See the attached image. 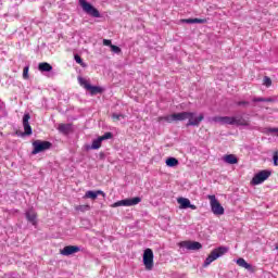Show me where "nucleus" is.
Returning <instances> with one entry per match:
<instances>
[{
	"label": "nucleus",
	"mask_w": 278,
	"mask_h": 278,
	"mask_svg": "<svg viewBox=\"0 0 278 278\" xmlns=\"http://www.w3.org/2000/svg\"><path fill=\"white\" fill-rule=\"evenodd\" d=\"M24 79H29V66H25L23 70Z\"/></svg>",
	"instance_id": "7c9ffc66"
},
{
	"label": "nucleus",
	"mask_w": 278,
	"mask_h": 278,
	"mask_svg": "<svg viewBox=\"0 0 278 278\" xmlns=\"http://www.w3.org/2000/svg\"><path fill=\"white\" fill-rule=\"evenodd\" d=\"M112 138V132H105L103 136L94 139L91 146H86V151H97L101 149L103 140H110Z\"/></svg>",
	"instance_id": "423d86ee"
},
{
	"label": "nucleus",
	"mask_w": 278,
	"mask_h": 278,
	"mask_svg": "<svg viewBox=\"0 0 278 278\" xmlns=\"http://www.w3.org/2000/svg\"><path fill=\"white\" fill-rule=\"evenodd\" d=\"M237 264L241 268H245V270H250V273H253V265L247 263V261L244 258H238Z\"/></svg>",
	"instance_id": "6ab92c4d"
},
{
	"label": "nucleus",
	"mask_w": 278,
	"mask_h": 278,
	"mask_svg": "<svg viewBox=\"0 0 278 278\" xmlns=\"http://www.w3.org/2000/svg\"><path fill=\"white\" fill-rule=\"evenodd\" d=\"M177 203L180 205V210H197V205L191 204L188 198H178Z\"/></svg>",
	"instance_id": "ddd939ff"
},
{
	"label": "nucleus",
	"mask_w": 278,
	"mask_h": 278,
	"mask_svg": "<svg viewBox=\"0 0 278 278\" xmlns=\"http://www.w3.org/2000/svg\"><path fill=\"white\" fill-rule=\"evenodd\" d=\"M99 194H101V197H105V192H103L102 190H98V191L89 190L85 193L84 199H92V201H94L97 197H99Z\"/></svg>",
	"instance_id": "dca6fc26"
},
{
	"label": "nucleus",
	"mask_w": 278,
	"mask_h": 278,
	"mask_svg": "<svg viewBox=\"0 0 278 278\" xmlns=\"http://www.w3.org/2000/svg\"><path fill=\"white\" fill-rule=\"evenodd\" d=\"M74 60L77 64H80V66L86 67V64L84 63V60H81V56H79V54H75Z\"/></svg>",
	"instance_id": "a878e982"
},
{
	"label": "nucleus",
	"mask_w": 278,
	"mask_h": 278,
	"mask_svg": "<svg viewBox=\"0 0 278 278\" xmlns=\"http://www.w3.org/2000/svg\"><path fill=\"white\" fill-rule=\"evenodd\" d=\"M31 116L29 113H25L23 116V127H24V136H31V125H29V119Z\"/></svg>",
	"instance_id": "f8f14e48"
},
{
	"label": "nucleus",
	"mask_w": 278,
	"mask_h": 278,
	"mask_svg": "<svg viewBox=\"0 0 278 278\" xmlns=\"http://www.w3.org/2000/svg\"><path fill=\"white\" fill-rule=\"evenodd\" d=\"M143 266L146 270H153V250L149 248L143 252Z\"/></svg>",
	"instance_id": "1a4fd4ad"
},
{
	"label": "nucleus",
	"mask_w": 278,
	"mask_h": 278,
	"mask_svg": "<svg viewBox=\"0 0 278 278\" xmlns=\"http://www.w3.org/2000/svg\"><path fill=\"white\" fill-rule=\"evenodd\" d=\"M273 160H274V166H278V151L274 153Z\"/></svg>",
	"instance_id": "72a5a7b5"
},
{
	"label": "nucleus",
	"mask_w": 278,
	"mask_h": 278,
	"mask_svg": "<svg viewBox=\"0 0 278 278\" xmlns=\"http://www.w3.org/2000/svg\"><path fill=\"white\" fill-rule=\"evenodd\" d=\"M33 155H38V153H42V151H49L51 149V142L49 141H42V140H36L33 142Z\"/></svg>",
	"instance_id": "0eeeda50"
},
{
	"label": "nucleus",
	"mask_w": 278,
	"mask_h": 278,
	"mask_svg": "<svg viewBox=\"0 0 278 278\" xmlns=\"http://www.w3.org/2000/svg\"><path fill=\"white\" fill-rule=\"evenodd\" d=\"M263 134H277L278 135V128H265L263 130Z\"/></svg>",
	"instance_id": "cd10ccee"
},
{
	"label": "nucleus",
	"mask_w": 278,
	"mask_h": 278,
	"mask_svg": "<svg viewBox=\"0 0 278 278\" xmlns=\"http://www.w3.org/2000/svg\"><path fill=\"white\" fill-rule=\"evenodd\" d=\"M233 125L237 127H249V119H245L241 115L235 116Z\"/></svg>",
	"instance_id": "f3484780"
},
{
	"label": "nucleus",
	"mask_w": 278,
	"mask_h": 278,
	"mask_svg": "<svg viewBox=\"0 0 278 278\" xmlns=\"http://www.w3.org/2000/svg\"><path fill=\"white\" fill-rule=\"evenodd\" d=\"M26 218L28 220V223H31V225L36 226L37 225V218L38 215L36 214V211L34 208H29L28 211H26Z\"/></svg>",
	"instance_id": "2eb2a0df"
},
{
	"label": "nucleus",
	"mask_w": 278,
	"mask_h": 278,
	"mask_svg": "<svg viewBox=\"0 0 278 278\" xmlns=\"http://www.w3.org/2000/svg\"><path fill=\"white\" fill-rule=\"evenodd\" d=\"M38 68L40 73H51V71H53V66L47 62L39 63Z\"/></svg>",
	"instance_id": "aec40b11"
},
{
	"label": "nucleus",
	"mask_w": 278,
	"mask_h": 278,
	"mask_svg": "<svg viewBox=\"0 0 278 278\" xmlns=\"http://www.w3.org/2000/svg\"><path fill=\"white\" fill-rule=\"evenodd\" d=\"M254 103H273L275 99L273 98H253L252 100Z\"/></svg>",
	"instance_id": "5701e85b"
},
{
	"label": "nucleus",
	"mask_w": 278,
	"mask_h": 278,
	"mask_svg": "<svg viewBox=\"0 0 278 278\" xmlns=\"http://www.w3.org/2000/svg\"><path fill=\"white\" fill-rule=\"evenodd\" d=\"M58 129L61 134H68L71 131V124H59Z\"/></svg>",
	"instance_id": "b1692460"
},
{
	"label": "nucleus",
	"mask_w": 278,
	"mask_h": 278,
	"mask_svg": "<svg viewBox=\"0 0 278 278\" xmlns=\"http://www.w3.org/2000/svg\"><path fill=\"white\" fill-rule=\"evenodd\" d=\"M263 84L264 86H266L267 88H270V86H273V80L270 79V77L265 76L263 79Z\"/></svg>",
	"instance_id": "bb28decb"
},
{
	"label": "nucleus",
	"mask_w": 278,
	"mask_h": 278,
	"mask_svg": "<svg viewBox=\"0 0 278 278\" xmlns=\"http://www.w3.org/2000/svg\"><path fill=\"white\" fill-rule=\"evenodd\" d=\"M225 164H238V157L235 154H226L223 156Z\"/></svg>",
	"instance_id": "a211bd4d"
},
{
	"label": "nucleus",
	"mask_w": 278,
	"mask_h": 278,
	"mask_svg": "<svg viewBox=\"0 0 278 278\" xmlns=\"http://www.w3.org/2000/svg\"><path fill=\"white\" fill-rule=\"evenodd\" d=\"M193 23L203 25V24L207 23V20L206 18H193Z\"/></svg>",
	"instance_id": "473e14b6"
},
{
	"label": "nucleus",
	"mask_w": 278,
	"mask_h": 278,
	"mask_svg": "<svg viewBox=\"0 0 278 278\" xmlns=\"http://www.w3.org/2000/svg\"><path fill=\"white\" fill-rule=\"evenodd\" d=\"M271 174L273 173L268 169L258 172L251 180L252 186H260V184H264V181H266Z\"/></svg>",
	"instance_id": "6e6552de"
},
{
	"label": "nucleus",
	"mask_w": 278,
	"mask_h": 278,
	"mask_svg": "<svg viewBox=\"0 0 278 278\" xmlns=\"http://www.w3.org/2000/svg\"><path fill=\"white\" fill-rule=\"evenodd\" d=\"M78 83L80 84V86H83V88H85V90H88L90 88V83L81 76L78 77Z\"/></svg>",
	"instance_id": "393cba45"
},
{
	"label": "nucleus",
	"mask_w": 278,
	"mask_h": 278,
	"mask_svg": "<svg viewBox=\"0 0 278 278\" xmlns=\"http://www.w3.org/2000/svg\"><path fill=\"white\" fill-rule=\"evenodd\" d=\"M238 105H249V102H247V101H240V102H238Z\"/></svg>",
	"instance_id": "e433bc0d"
},
{
	"label": "nucleus",
	"mask_w": 278,
	"mask_h": 278,
	"mask_svg": "<svg viewBox=\"0 0 278 278\" xmlns=\"http://www.w3.org/2000/svg\"><path fill=\"white\" fill-rule=\"evenodd\" d=\"M182 23H187L189 25H192V24H194V18L182 20Z\"/></svg>",
	"instance_id": "c9c22d12"
},
{
	"label": "nucleus",
	"mask_w": 278,
	"mask_h": 278,
	"mask_svg": "<svg viewBox=\"0 0 278 278\" xmlns=\"http://www.w3.org/2000/svg\"><path fill=\"white\" fill-rule=\"evenodd\" d=\"M142 199L138 197L131 199H124L113 203L111 207H131L134 205H138V203H140Z\"/></svg>",
	"instance_id": "39448f33"
},
{
	"label": "nucleus",
	"mask_w": 278,
	"mask_h": 278,
	"mask_svg": "<svg viewBox=\"0 0 278 278\" xmlns=\"http://www.w3.org/2000/svg\"><path fill=\"white\" fill-rule=\"evenodd\" d=\"M203 118L204 115L202 113L197 116V113L194 112H180L160 116L157 118V122L162 123V121H165V123H177V121H188L187 127H199Z\"/></svg>",
	"instance_id": "f257e3e1"
},
{
	"label": "nucleus",
	"mask_w": 278,
	"mask_h": 278,
	"mask_svg": "<svg viewBox=\"0 0 278 278\" xmlns=\"http://www.w3.org/2000/svg\"><path fill=\"white\" fill-rule=\"evenodd\" d=\"M87 90H89L91 96L101 94V92H103V88L97 87V86H92V85H90L89 89H87Z\"/></svg>",
	"instance_id": "412c9836"
},
{
	"label": "nucleus",
	"mask_w": 278,
	"mask_h": 278,
	"mask_svg": "<svg viewBox=\"0 0 278 278\" xmlns=\"http://www.w3.org/2000/svg\"><path fill=\"white\" fill-rule=\"evenodd\" d=\"M81 249L77 245H66L61 250V255H73L74 253H79Z\"/></svg>",
	"instance_id": "4468645a"
},
{
	"label": "nucleus",
	"mask_w": 278,
	"mask_h": 278,
	"mask_svg": "<svg viewBox=\"0 0 278 278\" xmlns=\"http://www.w3.org/2000/svg\"><path fill=\"white\" fill-rule=\"evenodd\" d=\"M103 45H104V47H111L112 48V40H110V39H103Z\"/></svg>",
	"instance_id": "f704fd0d"
},
{
	"label": "nucleus",
	"mask_w": 278,
	"mask_h": 278,
	"mask_svg": "<svg viewBox=\"0 0 278 278\" xmlns=\"http://www.w3.org/2000/svg\"><path fill=\"white\" fill-rule=\"evenodd\" d=\"M182 249H188V251H199L203 249V245L197 241H182L179 243Z\"/></svg>",
	"instance_id": "9d476101"
},
{
	"label": "nucleus",
	"mask_w": 278,
	"mask_h": 278,
	"mask_svg": "<svg viewBox=\"0 0 278 278\" xmlns=\"http://www.w3.org/2000/svg\"><path fill=\"white\" fill-rule=\"evenodd\" d=\"M76 210L78 212H88V210H90V205H78L76 206Z\"/></svg>",
	"instance_id": "c85d7f7f"
},
{
	"label": "nucleus",
	"mask_w": 278,
	"mask_h": 278,
	"mask_svg": "<svg viewBox=\"0 0 278 278\" xmlns=\"http://www.w3.org/2000/svg\"><path fill=\"white\" fill-rule=\"evenodd\" d=\"M211 121L218 123V125H233L235 116H214Z\"/></svg>",
	"instance_id": "9b49d317"
},
{
	"label": "nucleus",
	"mask_w": 278,
	"mask_h": 278,
	"mask_svg": "<svg viewBox=\"0 0 278 278\" xmlns=\"http://www.w3.org/2000/svg\"><path fill=\"white\" fill-rule=\"evenodd\" d=\"M79 5L83 8L86 14H89V16H93V18L101 17V13H99V10L90 4V2H87L86 0H79Z\"/></svg>",
	"instance_id": "20e7f679"
},
{
	"label": "nucleus",
	"mask_w": 278,
	"mask_h": 278,
	"mask_svg": "<svg viewBox=\"0 0 278 278\" xmlns=\"http://www.w3.org/2000/svg\"><path fill=\"white\" fill-rule=\"evenodd\" d=\"M111 51L113 53H116L117 55L122 53L121 48L118 46H115V45L111 46Z\"/></svg>",
	"instance_id": "c756f323"
},
{
	"label": "nucleus",
	"mask_w": 278,
	"mask_h": 278,
	"mask_svg": "<svg viewBox=\"0 0 278 278\" xmlns=\"http://www.w3.org/2000/svg\"><path fill=\"white\" fill-rule=\"evenodd\" d=\"M207 199L210 200L213 214H215V216H223V214H225V207L220 205V202H218L216 195H207Z\"/></svg>",
	"instance_id": "7ed1b4c3"
},
{
	"label": "nucleus",
	"mask_w": 278,
	"mask_h": 278,
	"mask_svg": "<svg viewBox=\"0 0 278 278\" xmlns=\"http://www.w3.org/2000/svg\"><path fill=\"white\" fill-rule=\"evenodd\" d=\"M229 252V248L227 247H219L215 250H213L210 255L206 257V260L204 261V268H207V266H210V264H212V262H216V260H218V257H223V255H225V253Z\"/></svg>",
	"instance_id": "f03ea898"
},
{
	"label": "nucleus",
	"mask_w": 278,
	"mask_h": 278,
	"mask_svg": "<svg viewBox=\"0 0 278 278\" xmlns=\"http://www.w3.org/2000/svg\"><path fill=\"white\" fill-rule=\"evenodd\" d=\"M112 118H114V121H121L122 118H125V115L113 113Z\"/></svg>",
	"instance_id": "2f4dec72"
},
{
	"label": "nucleus",
	"mask_w": 278,
	"mask_h": 278,
	"mask_svg": "<svg viewBox=\"0 0 278 278\" xmlns=\"http://www.w3.org/2000/svg\"><path fill=\"white\" fill-rule=\"evenodd\" d=\"M166 166H169L170 168L175 167V166H179V161L175 157H168L165 161Z\"/></svg>",
	"instance_id": "4be33fe9"
}]
</instances>
